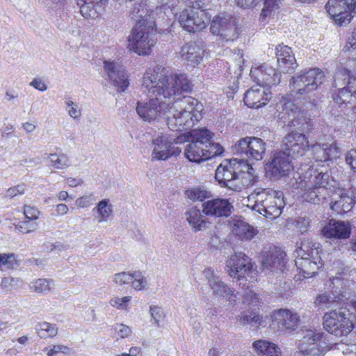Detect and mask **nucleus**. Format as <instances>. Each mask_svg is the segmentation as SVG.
Listing matches in <instances>:
<instances>
[{"instance_id":"nucleus-1","label":"nucleus","mask_w":356,"mask_h":356,"mask_svg":"<svg viewBox=\"0 0 356 356\" xmlns=\"http://www.w3.org/2000/svg\"><path fill=\"white\" fill-rule=\"evenodd\" d=\"M142 86L154 98L169 103V106H172L175 99L181 98L182 92L192 90L191 82L185 74L172 73L165 68L146 72Z\"/></svg>"},{"instance_id":"nucleus-2","label":"nucleus","mask_w":356,"mask_h":356,"mask_svg":"<svg viewBox=\"0 0 356 356\" xmlns=\"http://www.w3.org/2000/svg\"><path fill=\"white\" fill-rule=\"evenodd\" d=\"M148 1L136 3L131 10V17L136 24L128 37L129 48L138 55L150 54L157 41L155 21L151 17L152 11L146 7Z\"/></svg>"},{"instance_id":"nucleus-3","label":"nucleus","mask_w":356,"mask_h":356,"mask_svg":"<svg viewBox=\"0 0 356 356\" xmlns=\"http://www.w3.org/2000/svg\"><path fill=\"white\" fill-rule=\"evenodd\" d=\"M203 104L191 96H183L175 99L168 107L166 122L174 131L191 129L202 118Z\"/></svg>"},{"instance_id":"nucleus-4","label":"nucleus","mask_w":356,"mask_h":356,"mask_svg":"<svg viewBox=\"0 0 356 356\" xmlns=\"http://www.w3.org/2000/svg\"><path fill=\"white\" fill-rule=\"evenodd\" d=\"M301 170L302 172H297L293 176L292 186L302 191V196L305 201L319 204L321 200L325 197L329 175L314 165Z\"/></svg>"},{"instance_id":"nucleus-5","label":"nucleus","mask_w":356,"mask_h":356,"mask_svg":"<svg viewBox=\"0 0 356 356\" xmlns=\"http://www.w3.org/2000/svg\"><path fill=\"white\" fill-rule=\"evenodd\" d=\"M252 169L243 159L225 160L217 168L215 178L221 187L239 192L246 185L244 179Z\"/></svg>"},{"instance_id":"nucleus-6","label":"nucleus","mask_w":356,"mask_h":356,"mask_svg":"<svg viewBox=\"0 0 356 356\" xmlns=\"http://www.w3.org/2000/svg\"><path fill=\"white\" fill-rule=\"evenodd\" d=\"M248 200L253 203L252 209L270 219L279 217L285 206L283 192L271 188H257L248 195Z\"/></svg>"},{"instance_id":"nucleus-7","label":"nucleus","mask_w":356,"mask_h":356,"mask_svg":"<svg viewBox=\"0 0 356 356\" xmlns=\"http://www.w3.org/2000/svg\"><path fill=\"white\" fill-rule=\"evenodd\" d=\"M324 73L318 68L310 69L293 76L289 83L292 95L300 97L309 96L310 93L317 89L323 83Z\"/></svg>"},{"instance_id":"nucleus-8","label":"nucleus","mask_w":356,"mask_h":356,"mask_svg":"<svg viewBox=\"0 0 356 356\" xmlns=\"http://www.w3.org/2000/svg\"><path fill=\"white\" fill-rule=\"evenodd\" d=\"M188 143L185 147V155L192 162L206 161L205 149L213 134L207 128L193 129L189 132Z\"/></svg>"},{"instance_id":"nucleus-9","label":"nucleus","mask_w":356,"mask_h":356,"mask_svg":"<svg viewBox=\"0 0 356 356\" xmlns=\"http://www.w3.org/2000/svg\"><path fill=\"white\" fill-rule=\"evenodd\" d=\"M349 314L346 307L343 309L325 313L323 322L324 329L337 337L347 336L354 327Z\"/></svg>"},{"instance_id":"nucleus-10","label":"nucleus","mask_w":356,"mask_h":356,"mask_svg":"<svg viewBox=\"0 0 356 356\" xmlns=\"http://www.w3.org/2000/svg\"><path fill=\"white\" fill-rule=\"evenodd\" d=\"M282 115L284 123L287 126L302 132H309L313 128V123L307 116L304 111L292 102L286 101L282 104Z\"/></svg>"},{"instance_id":"nucleus-11","label":"nucleus","mask_w":356,"mask_h":356,"mask_svg":"<svg viewBox=\"0 0 356 356\" xmlns=\"http://www.w3.org/2000/svg\"><path fill=\"white\" fill-rule=\"evenodd\" d=\"M169 103L152 97L148 101H138L136 111L144 122H153L161 118L166 120Z\"/></svg>"},{"instance_id":"nucleus-12","label":"nucleus","mask_w":356,"mask_h":356,"mask_svg":"<svg viewBox=\"0 0 356 356\" xmlns=\"http://www.w3.org/2000/svg\"><path fill=\"white\" fill-rule=\"evenodd\" d=\"M325 8L337 24L346 26L356 15V1L329 0Z\"/></svg>"},{"instance_id":"nucleus-13","label":"nucleus","mask_w":356,"mask_h":356,"mask_svg":"<svg viewBox=\"0 0 356 356\" xmlns=\"http://www.w3.org/2000/svg\"><path fill=\"white\" fill-rule=\"evenodd\" d=\"M210 17L201 7H191L184 9L180 14L179 22L184 29L189 33H195L204 29Z\"/></svg>"},{"instance_id":"nucleus-14","label":"nucleus","mask_w":356,"mask_h":356,"mask_svg":"<svg viewBox=\"0 0 356 356\" xmlns=\"http://www.w3.org/2000/svg\"><path fill=\"white\" fill-rule=\"evenodd\" d=\"M266 143L259 138L245 137L238 140L233 146L234 154L260 161L266 152Z\"/></svg>"},{"instance_id":"nucleus-15","label":"nucleus","mask_w":356,"mask_h":356,"mask_svg":"<svg viewBox=\"0 0 356 356\" xmlns=\"http://www.w3.org/2000/svg\"><path fill=\"white\" fill-rule=\"evenodd\" d=\"M293 169L291 158L282 151L275 153L266 167L267 175L275 180L288 176Z\"/></svg>"},{"instance_id":"nucleus-16","label":"nucleus","mask_w":356,"mask_h":356,"mask_svg":"<svg viewBox=\"0 0 356 356\" xmlns=\"http://www.w3.org/2000/svg\"><path fill=\"white\" fill-rule=\"evenodd\" d=\"M309 147V141L305 134L292 131L284 138L281 151L295 159L303 156Z\"/></svg>"},{"instance_id":"nucleus-17","label":"nucleus","mask_w":356,"mask_h":356,"mask_svg":"<svg viewBox=\"0 0 356 356\" xmlns=\"http://www.w3.org/2000/svg\"><path fill=\"white\" fill-rule=\"evenodd\" d=\"M179 143V138L173 139L166 136H159L152 140V160H167L172 156L179 155L181 149L173 145Z\"/></svg>"},{"instance_id":"nucleus-18","label":"nucleus","mask_w":356,"mask_h":356,"mask_svg":"<svg viewBox=\"0 0 356 356\" xmlns=\"http://www.w3.org/2000/svg\"><path fill=\"white\" fill-rule=\"evenodd\" d=\"M226 270L232 277L246 278L253 273L251 259L243 252H236L227 261Z\"/></svg>"},{"instance_id":"nucleus-19","label":"nucleus","mask_w":356,"mask_h":356,"mask_svg":"<svg viewBox=\"0 0 356 356\" xmlns=\"http://www.w3.org/2000/svg\"><path fill=\"white\" fill-rule=\"evenodd\" d=\"M352 78L350 76V72L346 69H339L334 76V87L342 86L339 89V92L334 97V100L339 104L348 103L355 96L354 90L356 89V86L354 88L348 87V79Z\"/></svg>"},{"instance_id":"nucleus-20","label":"nucleus","mask_w":356,"mask_h":356,"mask_svg":"<svg viewBox=\"0 0 356 356\" xmlns=\"http://www.w3.org/2000/svg\"><path fill=\"white\" fill-rule=\"evenodd\" d=\"M250 74L257 81V85L262 88H270L277 86L280 83L281 79L280 72L267 63H264L257 67H252Z\"/></svg>"},{"instance_id":"nucleus-21","label":"nucleus","mask_w":356,"mask_h":356,"mask_svg":"<svg viewBox=\"0 0 356 356\" xmlns=\"http://www.w3.org/2000/svg\"><path fill=\"white\" fill-rule=\"evenodd\" d=\"M202 208H203L204 213L209 218H227L234 210L232 203L227 199L224 198H213L204 201Z\"/></svg>"},{"instance_id":"nucleus-22","label":"nucleus","mask_w":356,"mask_h":356,"mask_svg":"<svg viewBox=\"0 0 356 356\" xmlns=\"http://www.w3.org/2000/svg\"><path fill=\"white\" fill-rule=\"evenodd\" d=\"M210 30L213 35H219L227 40H233L238 34L232 18L224 15L216 16L213 19Z\"/></svg>"},{"instance_id":"nucleus-23","label":"nucleus","mask_w":356,"mask_h":356,"mask_svg":"<svg viewBox=\"0 0 356 356\" xmlns=\"http://www.w3.org/2000/svg\"><path fill=\"white\" fill-rule=\"evenodd\" d=\"M300 322V316L296 312L281 309L273 313L272 325L282 331L291 332L297 329Z\"/></svg>"},{"instance_id":"nucleus-24","label":"nucleus","mask_w":356,"mask_h":356,"mask_svg":"<svg viewBox=\"0 0 356 356\" xmlns=\"http://www.w3.org/2000/svg\"><path fill=\"white\" fill-rule=\"evenodd\" d=\"M104 68L108 79L119 90L124 91L129 86V82L127 74L123 67L116 62L104 61Z\"/></svg>"},{"instance_id":"nucleus-25","label":"nucleus","mask_w":356,"mask_h":356,"mask_svg":"<svg viewBox=\"0 0 356 356\" xmlns=\"http://www.w3.org/2000/svg\"><path fill=\"white\" fill-rule=\"evenodd\" d=\"M186 220L194 232L204 231L209 228L211 222L209 216L203 212V208L199 209L197 206L192 207L184 213Z\"/></svg>"},{"instance_id":"nucleus-26","label":"nucleus","mask_w":356,"mask_h":356,"mask_svg":"<svg viewBox=\"0 0 356 356\" xmlns=\"http://www.w3.org/2000/svg\"><path fill=\"white\" fill-rule=\"evenodd\" d=\"M285 253L277 248H273L264 254L262 268L269 272L282 271L284 266Z\"/></svg>"},{"instance_id":"nucleus-27","label":"nucleus","mask_w":356,"mask_h":356,"mask_svg":"<svg viewBox=\"0 0 356 356\" xmlns=\"http://www.w3.org/2000/svg\"><path fill=\"white\" fill-rule=\"evenodd\" d=\"M321 233L327 238H347L350 234V227L346 222L330 220L323 227Z\"/></svg>"},{"instance_id":"nucleus-28","label":"nucleus","mask_w":356,"mask_h":356,"mask_svg":"<svg viewBox=\"0 0 356 356\" xmlns=\"http://www.w3.org/2000/svg\"><path fill=\"white\" fill-rule=\"evenodd\" d=\"M204 50L201 42H190L182 47L180 51L181 59L188 65L195 66L200 63L203 58Z\"/></svg>"},{"instance_id":"nucleus-29","label":"nucleus","mask_w":356,"mask_h":356,"mask_svg":"<svg viewBox=\"0 0 356 356\" xmlns=\"http://www.w3.org/2000/svg\"><path fill=\"white\" fill-rule=\"evenodd\" d=\"M314 303L320 309H330L331 311L343 309L346 306L343 296H336L333 293H327L319 294L316 298Z\"/></svg>"},{"instance_id":"nucleus-30","label":"nucleus","mask_w":356,"mask_h":356,"mask_svg":"<svg viewBox=\"0 0 356 356\" xmlns=\"http://www.w3.org/2000/svg\"><path fill=\"white\" fill-rule=\"evenodd\" d=\"M322 252L323 250L320 243L311 238H303L300 246L296 250L298 257L306 256L310 257L312 260L323 264L321 255Z\"/></svg>"},{"instance_id":"nucleus-31","label":"nucleus","mask_w":356,"mask_h":356,"mask_svg":"<svg viewBox=\"0 0 356 356\" xmlns=\"http://www.w3.org/2000/svg\"><path fill=\"white\" fill-rule=\"evenodd\" d=\"M270 98V94L267 93L265 88L252 87L246 91L243 101L250 108H259L266 105Z\"/></svg>"},{"instance_id":"nucleus-32","label":"nucleus","mask_w":356,"mask_h":356,"mask_svg":"<svg viewBox=\"0 0 356 356\" xmlns=\"http://www.w3.org/2000/svg\"><path fill=\"white\" fill-rule=\"evenodd\" d=\"M277 63L284 73H289L297 67L296 60L291 48L286 45H279L276 48Z\"/></svg>"},{"instance_id":"nucleus-33","label":"nucleus","mask_w":356,"mask_h":356,"mask_svg":"<svg viewBox=\"0 0 356 356\" xmlns=\"http://www.w3.org/2000/svg\"><path fill=\"white\" fill-rule=\"evenodd\" d=\"M297 268L302 273L304 278L313 277L318 273V270L323 266L314 260H312L310 257L306 256L298 257L295 260Z\"/></svg>"},{"instance_id":"nucleus-34","label":"nucleus","mask_w":356,"mask_h":356,"mask_svg":"<svg viewBox=\"0 0 356 356\" xmlns=\"http://www.w3.org/2000/svg\"><path fill=\"white\" fill-rule=\"evenodd\" d=\"M356 203V197H352L346 193L335 195L330 202V208L337 214L345 213Z\"/></svg>"},{"instance_id":"nucleus-35","label":"nucleus","mask_w":356,"mask_h":356,"mask_svg":"<svg viewBox=\"0 0 356 356\" xmlns=\"http://www.w3.org/2000/svg\"><path fill=\"white\" fill-rule=\"evenodd\" d=\"M252 346L257 356H282L280 348L268 341H255Z\"/></svg>"},{"instance_id":"nucleus-36","label":"nucleus","mask_w":356,"mask_h":356,"mask_svg":"<svg viewBox=\"0 0 356 356\" xmlns=\"http://www.w3.org/2000/svg\"><path fill=\"white\" fill-rule=\"evenodd\" d=\"M232 232L241 240L246 241L252 239L258 233L257 229L243 220H236L234 223Z\"/></svg>"},{"instance_id":"nucleus-37","label":"nucleus","mask_w":356,"mask_h":356,"mask_svg":"<svg viewBox=\"0 0 356 356\" xmlns=\"http://www.w3.org/2000/svg\"><path fill=\"white\" fill-rule=\"evenodd\" d=\"M80 13L86 19L97 17L95 6L104 4L108 0H76Z\"/></svg>"},{"instance_id":"nucleus-38","label":"nucleus","mask_w":356,"mask_h":356,"mask_svg":"<svg viewBox=\"0 0 356 356\" xmlns=\"http://www.w3.org/2000/svg\"><path fill=\"white\" fill-rule=\"evenodd\" d=\"M282 0H264V7L261 11L259 20L266 23L268 19L273 18L278 12Z\"/></svg>"},{"instance_id":"nucleus-39","label":"nucleus","mask_w":356,"mask_h":356,"mask_svg":"<svg viewBox=\"0 0 356 356\" xmlns=\"http://www.w3.org/2000/svg\"><path fill=\"white\" fill-rule=\"evenodd\" d=\"M209 286L215 295L223 297L229 302L236 301L234 291L226 284L220 280L219 278L217 280L211 279Z\"/></svg>"},{"instance_id":"nucleus-40","label":"nucleus","mask_w":356,"mask_h":356,"mask_svg":"<svg viewBox=\"0 0 356 356\" xmlns=\"http://www.w3.org/2000/svg\"><path fill=\"white\" fill-rule=\"evenodd\" d=\"M97 216V220L99 223L107 222L113 213V207L108 199H104L98 202L96 207Z\"/></svg>"},{"instance_id":"nucleus-41","label":"nucleus","mask_w":356,"mask_h":356,"mask_svg":"<svg viewBox=\"0 0 356 356\" xmlns=\"http://www.w3.org/2000/svg\"><path fill=\"white\" fill-rule=\"evenodd\" d=\"M35 329L38 335L41 339L53 338L57 335L58 332L56 325L48 322L38 323Z\"/></svg>"},{"instance_id":"nucleus-42","label":"nucleus","mask_w":356,"mask_h":356,"mask_svg":"<svg viewBox=\"0 0 356 356\" xmlns=\"http://www.w3.org/2000/svg\"><path fill=\"white\" fill-rule=\"evenodd\" d=\"M47 159L50 163L49 165L57 170H63L70 166L69 157L63 153H51L48 155Z\"/></svg>"},{"instance_id":"nucleus-43","label":"nucleus","mask_w":356,"mask_h":356,"mask_svg":"<svg viewBox=\"0 0 356 356\" xmlns=\"http://www.w3.org/2000/svg\"><path fill=\"white\" fill-rule=\"evenodd\" d=\"M238 320L242 325H250L251 327H257L261 325V317L254 311L243 312L238 315Z\"/></svg>"},{"instance_id":"nucleus-44","label":"nucleus","mask_w":356,"mask_h":356,"mask_svg":"<svg viewBox=\"0 0 356 356\" xmlns=\"http://www.w3.org/2000/svg\"><path fill=\"white\" fill-rule=\"evenodd\" d=\"M51 280L37 279L31 282L29 284L30 289L38 293H48L51 290Z\"/></svg>"},{"instance_id":"nucleus-45","label":"nucleus","mask_w":356,"mask_h":356,"mask_svg":"<svg viewBox=\"0 0 356 356\" xmlns=\"http://www.w3.org/2000/svg\"><path fill=\"white\" fill-rule=\"evenodd\" d=\"M131 287L138 291H141L147 287L148 283L146 277L140 271H134L131 273Z\"/></svg>"},{"instance_id":"nucleus-46","label":"nucleus","mask_w":356,"mask_h":356,"mask_svg":"<svg viewBox=\"0 0 356 356\" xmlns=\"http://www.w3.org/2000/svg\"><path fill=\"white\" fill-rule=\"evenodd\" d=\"M323 334L316 330H306L302 332V339L301 340L302 345H316L320 341Z\"/></svg>"},{"instance_id":"nucleus-47","label":"nucleus","mask_w":356,"mask_h":356,"mask_svg":"<svg viewBox=\"0 0 356 356\" xmlns=\"http://www.w3.org/2000/svg\"><path fill=\"white\" fill-rule=\"evenodd\" d=\"M186 195L193 202L203 201L209 197L210 193L200 188H192L186 191Z\"/></svg>"},{"instance_id":"nucleus-48","label":"nucleus","mask_w":356,"mask_h":356,"mask_svg":"<svg viewBox=\"0 0 356 356\" xmlns=\"http://www.w3.org/2000/svg\"><path fill=\"white\" fill-rule=\"evenodd\" d=\"M208 146L205 149L206 160L220 156L224 152V148L219 143L211 142V139L208 143Z\"/></svg>"},{"instance_id":"nucleus-49","label":"nucleus","mask_w":356,"mask_h":356,"mask_svg":"<svg viewBox=\"0 0 356 356\" xmlns=\"http://www.w3.org/2000/svg\"><path fill=\"white\" fill-rule=\"evenodd\" d=\"M314 158L318 161H327V156H326V143L318 144L316 143L311 146Z\"/></svg>"},{"instance_id":"nucleus-50","label":"nucleus","mask_w":356,"mask_h":356,"mask_svg":"<svg viewBox=\"0 0 356 356\" xmlns=\"http://www.w3.org/2000/svg\"><path fill=\"white\" fill-rule=\"evenodd\" d=\"M65 103L68 115L74 120L79 119L81 116V109L79 104L71 99H67Z\"/></svg>"},{"instance_id":"nucleus-51","label":"nucleus","mask_w":356,"mask_h":356,"mask_svg":"<svg viewBox=\"0 0 356 356\" xmlns=\"http://www.w3.org/2000/svg\"><path fill=\"white\" fill-rule=\"evenodd\" d=\"M131 273L125 271L115 273L113 275V282L118 286L129 284L131 281Z\"/></svg>"},{"instance_id":"nucleus-52","label":"nucleus","mask_w":356,"mask_h":356,"mask_svg":"<svg viewBox=\"0 0 356 356\" xmlns=\"http://www.w3.org/2000/svg\"><path fill=\"white\" fill-rule=\"evenodd\" d=\"M0 264L7 268H14L18 266L14 254H1Z\"/></svg>"},{"instance_id":"nucleus-53","label":"nucleus","mask_w":356,"mask_h":356,"mask_svg":"<svg viewBox=\"0 0 356 356\" xmlns=\"http://www.w3.org/2000/svg\"><path fill=\"white\" fill-rule=\"evenodd\" d=\"M37 227L38 223L36 222L26 220L25 221L21 222L17 225H16L15 229L21 233L27 234L35 230Z\"/></svg>"},{"instance_id":"nucleus-54","label":"nucleus","mask_w":356,"mask_h":356,"mask_svg":"<svg viewBox=\"0 0 356 356\" xmlns=\"http://www.w3.org/2000/svg\"><path fill=\"white\" fill-rule=\"evenodd\" d=\"M149 313L151 314L152 319L154 321L156 325L159 327V322L165 317L163 309L157 305L150 306Z\"/></svg>"},{"instance_id":"nucleus-55","label":"nucleus","mask_w":356,"mask_h":356,"mask_svg":"<svg viewBox=\"0 0 356 356\" xmlns=\"http://www.w3.org/2000/svg\"><path fill=\"white\" fill-rule=\"evenodd\" d=\"M131 299V296L122 298L114 297L110 300L109 303L113 307L119 309H125L127 308V304L130 302Z\"/></svg>"},{"instance_id":"nucleus-56","label":"nucleus","mask_w":356,"mask_h":356,"mask_svg":"<svg viewBox=\"0 0 356 356\" xmlns=\"http://www.w3.org/2000/svg\"><path fill=\"white\" fill-rule=\"evenodd\" d=\"M24 214L26 220L34 221L38 218L40 211L35 207L24 205Z\"/></svg>"},{"instance_id":"nucleus-57","label":"nucleus","mask_w":356,"mask_h":356,"mask_svg":"<svg viewBox=\"0 0 356 356\" xmlns=\"http://www.w3.org/2000/svg\"><path fill=\"white\" fill-rule=\"evenodd\" d=\"M312 346L309 348H302L301 350L302 356H324V351L318 348L316 344Z\"/></svg>"},{"instance_id":"nucleus-58","label":"nucleus","mask_w":356,"mask_h":356,"mask_svg":"<svg viewBox=\"0 0 356 356\" xmlns=\"http://www.w3.org/2000/svg\"><path fill=\"white\" fill-rule=\"evenodd\" d=\"M95 200L92 194L86 195L76 200V204L80 208H86L90 207L92 201Z\"/></svg>"},{"instance_id":"nucleus-59","label":"nucleus","mask_w":356,"mask_h":356,"mask_svg":"<svg viewBox=\"0 0 356 356\" xmlns=\"http://www.w3.org/2000/svg\"><path fill=\"white\" fill-rule=\"evenodd\" d=\"M345 161L355 172V170H356V148L347 152L345 155Z\"/></svg>"},{"instance_id":"nucleus-60","label":"nucleus","mask_w":356,"mask_h":356,"mask_svg":"<svg viewBox=\"0 0 356 356\" xmlns=\"http://www.w3.org/2000/svg\"><path fill=\"white\" fill-rule=\"evenodd\" d=\"M244 300L243 302L245 304H248V305L254 306L258 302V297L257 294L251 290H248L245 292L243 295Z\"/></svg>"},{"instance_id":"nucleus-61","label":"nucleus","mask_w":356,"mask_h":356,"mask_svg":"<svg viewBox=\"0 0 356 356\" xmlns=\"http://www.w3.org/2000/svg\"><path fill=\"white\" fill-rule=\"evenodd\" d=\"M326 156H327V160L336 159L339 156V149L337 146L336 143L327 144L326 143Z\"/></svg>"},{"instance_id":"nucleus-62","label":"nucleus","mask_w":356,"mask_h":356,"mask_svg":"<svg viewBox=\"0 0 356 356\" xmlns=\"http://www.w3.org/2000/svg\"><path fill=\"white\" fill-rule=\"evenodd\" d=\"M62 353L65 355L70 354V348L64 345H54L47 353V356H55L56 353Z\"/></svg>"},{"instance_id":"nucleus-63","label":"nucleus","mask_w":356,"mask_h":356,"mask_svg":"<svg viewBox=\"0 0 356 356\" xmlns=\"http://www.w3.org/2000/svg\"><path fill=\"white\" fill-rule=\"evenodd\" d=\"M25 187L24 185H17L14 187H11L8 188L6 191V197L13 198L14 197L17 196V195H22L24 193Z\"/></svg>"},{"instance_id":"nucleus-64","label":"nucleus","mask_w":356,"mask_h":356,"mask_svg":"<svg viewBox=\"0 0 356 356\" xmlns=\"http://www.w3.org/2000/svg\"><path fill=\"white\" fill-rule=\"evenodd\" d=\"M115 331L121 338L128 337L131 332L130 327L124 324H116Z\"/></svg>"}]
</instances>
